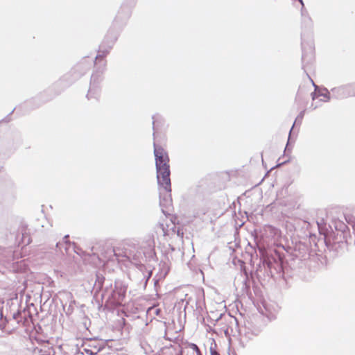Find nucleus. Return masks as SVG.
<instances>
[{
  "mask_svg": "<svg viewBox=\"0 0 355 355\" xmlns=\"http://www.w3.org/2000/svg\"><path fill=\"white\" fill-rule=\"evenodd\" d=\"M257 247L260 261L256 271L259 277L263 276L275 281H286L293 275H300L306 268L308 261L306 260L291 254L285 265L284 257L277 251Z\"/></svg>",
  "mask_w": 355,
  "mask_h": 355,
  "instance_id": "nucleus-1",
  "label": "nucleus"
},
{
  "mask_svg": "<svg viewBox=\"0 0 355 355\" xmlns=\"http://www.w3.org/2000/svg\"><path fill=\"white\" fill-rule=\"evenodd\" d=\"M302 17L301 46H302V68L306 71L309 64L314 61V43L312 37L311 30L313 21L307 9L303 6L300 10Z\"/></svg>",
  "mask_w": 355,
  "mask_h": 355,
  "instance_id": "nucleus-2",
  "label": "nucleus"
},
{
  "mask_svg": "<svg viewBox=\"0 0 355 355\" xmlns=\"http://www.w3.org/2000/svg\"><path fill=\"white\" fill-rule=\"evenodd\" d=\"M19 304L17 299L7 300L6 305V315L3 310L0 309V327L5 329L6 324L11 319L15 320L17 324L24 323L26 320V317L29 315V312L26 311V308L19 309Z\"/></svg>",
  "mask_w": 355,
  "mask_h": 355,
  "instance_id": "nucleus-3",
  "label": "nucleus"
},
{
  "mask_svg": "<svg viewBox=\"0 0 355 355\" xmlns=\"http://www.w3.org/2000/svg\"><path fill=\"white\" fill-rule=\"evenodd\" d=\"M127 287L120 281H116L112 285L107 284L101 294L102 299H106V302L112 306H118L122 305L125 297Z\"/></svg>",
  "mask_w": 355,
  "mask_h": 355,
  "instance_id": "nucleus-4",
  "label": "nucleus"
},
{
  "mask_svg": "<svg viewBox=\"0 0 355 355\" xmlns=\"http://www.w3.org/2000/svg\"><path fill=\"white\" fill-rule=\"evenodd\" d=\"M93 62L96 68L90 78L89 88L87 94L88 100L92 98L98 100L101 93V83L103 79V74L106 66V61L105 60L98 61L95 59V61H93Z\"/></svg>",
  "mask_w": 355,
  "mask_h": 355,
  "instance_id": "nucleus-5",
  "label": "nucleus"
},
{
  "mask_svg": "<svg viewBox=\"0 0 355 355\" xmlns=\"http://www.w3.org/2000/svg\"><path fill=\"white\" fill-rule=\"evenodd\" d=\"M91 66L92 62H89L87 58L83 59L60 80V84H64L66 87L71 85L85 75L89 70Z\"/></svg>",
  "mask_w": 355,
  "mask_h": 355,
  "instance_id": "nucleus-6",
  "label": "nucleus"
},
{
  "mask_svg": "<svg viewBox=\"0 0 355 355\" xmlns=\"http://www.w3.org/2000/svg\"><path fill=\"white\" fill-rule=\"evenodd\" d=\"M230 323L234 324L240 335V343L245 347L249 340H252L260 333V329L255 327L251 322L247 321L241 327H239V322L236 318L230 316Z\"/></svg>",
  "mask_w": 355,
  "mask_h": 355,
  "instance_id": "nucleus-7",
  "label": "nucleus"
},
{
  "mask_svg": "<svg viewBox=\"0 0 355 355\" xmlns=\"http://www.w3.org/2000/svg\"><path fill=\"white\" fill-rule=\"evenodd\" d=\"M119 35V31L111 28L106 35L105 36L103 42L99 45L98 54L96 56V60L100 61L104 60L107 54L110 52L114 46Z\"/></svg>",
  "mask_w": 355,
  "mask_h": 355,
  "instance_id": "nucleus-8",
  "label": "nucleus"
},
{
  "mask_svg": "<svg viewBox=\"0 0 355 355\" xmlns=\"http://www.w3.org/2000/svg\"><path fill=\"white\" fill-rule=\"evenodd\" d=\"M295 257L302 259L306 261L309 259L315 260L316 258L320 261L322 265L326 264V261L320 254H313L309 250V245L307 243L299 242L296 243L293 247V252L291 254Z\"/></svg>",
  "mask_w": 355,
  "mask_h": 355,
  "instance_id": "nucleus-9",
  "label": "nucleus"
},
{
  "mask_svg": "<svg viewBox=\"0 0 355 355\" xmlns=\"http://www.w3.org/2000/svg\"><path fill=\"white\" fill-rule=\"evenodd\" d=\"M131 15V9L127 5H122L113 21L112 27L116 31H120L126 24L127 21Z\"/></svg>",
  "mask_w": 355,
  "mask_h": 355,
  "instance_id": "nucleus-10",
  "label": "nucleus"
},
{
  "mask_svg": "<svg viewBox=\"0 0 355 355\" xmlns=\"http://www.w3.org/2000/svg\"><path fill=\"white\" fill-rule=\"evenodd\" d=\"M157 180L159 187L167 191H171V183L170 179V166L156 168Z\"/></svg>",
  "mask_w": 355,
  "mask_h": 355,
  "instance_id": "nucleus-11",
  "label": "nucleus"
},
{
  "mask_svg": "<svg viewBox=\"0 0 355 355\" xmlns=\"http://www.w3.org/2000/svg\"><path fill=\"white\" fill-rule=\"evenodd\" d=\"M38 343V346H34L33 343H31L32 346L28 347L27 345V350L33 354V355H54L55 351L49 341L39 340L36 339Z\"/></svg>",
  "mask_w": 355,
  "mask_h": 355,
  "instance_id": "nucleus-12",
  "label": "nucleus"
},
{
  "mask_svg": "<svg viewBox=\"0 0 355 355\" xmlns=\"http://www.w3.org/2000/svg\"><path fill=\"white\" fill-rule=\"evenodd\" d=\"M153 146L155 167L159 169L160 167L169 166V157L167 152L161 146L157 145L155 142Z\"/></svg>",
  "mask_w": 355,
  "mask_h": 355,
  "instance_id": "nucleus-13",
  "label": "nucleus"
},
{
  "mask_svg": "<svg viewBox=\"0 0 355 355\" xmlns=\"http://www.w3.org/2000/svg\"><path fill=\"white\" fill-rule=\"evenodd\" d=\"M141 252L146 262L156 261L157 260L155 250V241L149 239L141 247Z\"/></svg>",
  "mask_w": 355,
  "mask_h": 355,
  "instance_id": "nucleus-14",
  "label": "nucleus"
},
{
  "mask_svg": "<svg viewBox=\"0 0 355 355\" xmlns=\"http://www.w3.org/2000/svg\"><path fill=\"white\" fill-rule=\"evenodd\" d=\"M326 247L327 248L329 252L332 254V257H337L344 252V249L345 248V243L343 241H333L332 243L330 241V239H325L324 241Z\"/></svg>",
  "mask_w": 355,
  "mask_h": 355,
  "instance_id": "nucleus-15",
  "label": "nucleus"
},
{
  "mask_svg": "<svg viewBox=\"0 0 355 355\" xmlns=\"http://www.w3.org/2000/svg\"><path fill=\"white\" fill-rule=\"evenodd\" d=\"M331 96L336 99H345L349 97L347 84L331 89Z\"/></svg>",
  "mask_w": 355,
  "mask_h": 355,
  "instance_id": "nucleus-16",
  "label": "nucleus"
},
{
  "mask_svg": "<svg viewBox=\"0 0 355 355\" xmlns=\"http://www.w3.org/2000/svg\"><path fill=\"white\" fill-rule=\"evenodd\" d=\"M171 192L162 187L159 188V205L163 212H164L163 208L167 207L171 203Z\"/></svg>",
  "mask_w": 355,
  "mask_h": 355,
  "instance_id": "nucleus-17",
  "label": "nucleus"
},
{
  "mask_svg": "<svg viewBox=\"0 0 355 355\" xmlns=\"http://www.w3.org/2000/svg\"><path fill=\"white\" fill-rule=\"evenodd\" d=\"M152 125H153V137H155L156 132H157L159 130H161L164 124H165V120L164 117L160 115L159 114H155L152 116Z\"/></svg>",
  "mask_w": 355,
  "mask_h": 355,
  "instance_id": "nucleus-18",
  "label": "nucleus"
},
{
  "mask_svg": "<svg viewBox=\"0 0 355 355\" xmlns=\"http://www.w3.org/2000/svg\"><path fill=\"white\" fill-rule=\"evenodd\" d=\"M123 257H126L127 259L130 261H135V264L136 265L142 264L143 262H146L144 259L142 252L140 251H137L135 253L132 252H125Z\"/></svg>",
  "mask_w": 355,
  "mask_h": 355,
  "instance_id": "nucleus-19",
  "label": "nucleus"
},
{
  "mask_svg": "<svg viewBox=\"0 0 355 355\" xmlns=\"http://www.w3.org/2000/svg\"><path fill=\"white\" fill-rule=\"evenodd\" d=\"M308 99V93L304 92L302 88L300 87L295 96V103L299 107L304 108Z\"/></svg>",
  "mask_w": 355,
  "mask_h": 355,
  "instance_id": "nucleus-20",
  "label": "nucleus"
},
{
  "mask_svg": "<svg viewBox=\"0 0 355 355\" xmlns=\"http://www.w3.org/2000/svg\"><path fill=\"white\" fill-rule=\"evenodd\" d=\"M110 283V282L105 281V278L103 275L97 274L93 289L95 291L96 293L101 291H103L104 284L106 286L107 284L109 285Z\"/></svg>",
  "mask_w": 355,
  "mask_h": 355,
  "instance_id": "nucleus-21",
  "label": "nucleus"
},
{
  "mask_svg": "<svg viewBox=\"0 0 355 355\" xmlns=\"http://www.w3.org/2000/svg\"><path fill=\"white\" fill-rule=\"evenodd\" d=\"M118 251H119V250H116V249L112 248H108L106 251V255L105 256V259L107 261H114V258L115 257L118 261H120L119 258L121 257V253Z\"/></svg>",
  "mask_w": 355,
  "mask_h": 355,
  "instance_id": "nucleus-22",
  "label": "nucleus"
},
{
  "mask_svg": "<svg viewBox=\"0 0 355 355\" xmlns=\"http://www.w3.org/2000/svg\"><path fill=\"white\" fill-rule=\"evenodd\" d=\"M313 62L311 63V64H309L308 65V67H306V70L305 71L302 67V69L304 70V71L306 73V76H308V78L310 79V80L311 81L313 87H315V91H316V89H318V86L314 83V82L313 81V80L310 78L309 73H308V71L312 67V64H313ZM311 97H312V99L313 100H315L318 96H319L318 94H317L315 92H311Z\"/></svg>",
  "mask_w": 355,
  "mask_h": 355,
  "instance_id": "nucleus-23",
  "label": "nucleus"
},
{
  "mask_svg": "<svg viewBox=\"0 0 355 355\" xmlns=\"http://www.w3.org/2000/svg\"><path fill=\"white\" fill-rule=\"evenodd\" d=\"M304 114H305V109H303L300 113L297 116V117L295 118V120L293 123V125L290 130V132H289V136L291 135V131L293 130V127L295 125H301L302 123V119L304 118Z\"/></svg>",
  "mask_w": 355,
  "mask_h": 355,
  "instance_id": "nucleus-24",
  "label": "nucleus"
},
{
  "mask_svg": "<svg viewBox=\"0 0 355 355\" xmlns=\"http://www.w3.org/2000/svg\"><path fill=\"white\" fill-rule=\"evenodd\" d=\"M188 346L191 349L190 355H202V353L196 344L189 343Z\"/></svg>",
  "mask_w": 355,
  "mask_h": 355,
  "instance_id": "nucleus-25",
  "label": "nucleus"
},
{
  "mask_svg": "<svg viewBox=\"0 0 355 355\" xmlns=\"http://www.w3.org/2000/svg\"><path fill=\"white\" fill-rule=\"evenodd\" d=\"M159 267L161 270V275L163 276V277H165L169 271V266L168 263L165 261H161Z\"/></svg>",
  "mask_w": 355,
  "mask_h": 355,
  "instance_id": "nucleus-26",
  "label": "nucleus"
},
{
  "mask_svg": "<svg viewBox=\"0 0 355 355\" xmlns=\"http://www.w3.org/2000/svg\"><path fill=\"white\" fill-rule=\"evenodd\" d=\"M324 92H318V95L325 98L326 100L324 101H329L330 100V98H332L331 92V90H328L326 88L324 89Z\"/></svg>",
  "mask_w": 355,
  "mask_h": 355,
  "instance_id": "nucleus-27",
  "label": "nucleus"
},
{
  "mask_svg": "<svg viewBox=\"0 0 355 355\" xmlns=\"http://www.w3.org/2000/svg\"><path fill=\"white\" fill-rule=\"evenodd\" d=\"M349 97L355 96V82L347 84Z\"/></svg>",
  "mask_w": 355,
  "mask_h": 355,
  "instance_id": "nucleus-28",
  "label": "nucleus"
},
{
  "mask_svg": "<svg viewBox=\"0 0 355 355\" xmlns=\"http://www.w3.org/2000/svg\"><path fill=\"white\" fill-rule=\"evenodd\" d=\"M69 236L68 234L65 235L63 238H62V242L64 243V244L65 245V251L67 252L68 248H69L71 243H70V241H69Z\"/></svg>",
  "mask_w": 355,
  "mask_h": 355,
  "instance_id": "nucleus-29",
  "label": "nucleus"
},
{
  "mask_svg": "<svg viewBox=\"0 0 355 355\" xmlns=\"http://www.w3.org/2000/svg\"><path fill=\"white\" fill-rule=\"evenodd\" d=\"M56 251L63 253V248L65 250V245L62 241H58L55 244Z\"/></svg>",
  "mask_w": 355,
  "mask_h": 355,
  "instance_id": "nucleus-30",
  "label": "nucleus"
},
{
  "mask_svg": "<svg viewBox=\"0 0 355 355\" xmlns=\"http://www.w3.org/2000/svg\"><path fill=\"white\" fill-rule=\"evenodd\" d=\"M175 250V248L171 245V244H168V248L166 249V251H165V254H166V259L168 260L169 259V257H168V254L170 252H174Z\"/></svg>",
  "mask_w": 355,
  "mask_h": 355,
  "instance_id": "nucleus-31",
  "label": "nucleus"
},
{
  "mask_svg": "<svg viewBox=\"0 0 355 355\" xmlns=\"http://www.w3.org/2000/svg\"><path fill=\"white\" fill-rule=\"evenodd\" d=\"M15 108H14L4 119L1 120L2 122L8 123L10 121V116L14 112Z\"/></svg>",
  "mask_w": 355,
  "mask_h": 355,
  "instance_id": "nucleus-32",
  "label": "nucleus"
},
{
  "mask_svg": "<svg viewBox=\"0 0 355 355\" xmlns=\"http://www.w3.org/2000/svg\"><path fill=\"white\" fill-rule=\"evenodd\" d=\"M0 355H17V352L15 350H10L7 353H1Z\"/></svg>",
  "mask_w": 355,
  "mask_h": 355,
  "instance_id": "nucleus-33",
  "label": "nucleus"
},
{
  "mask_svg": "<svg viewBox=\"0 0 355 355\" xmlns=\"http://www.w3.org/2000/svg\"><path fill=\"white\" fill-rule=\"evenodd\" d=\"M210 353H211V355H220L218 354V352L213 348V347H210Z\"/></svg>",
  "mask_w": 355,
  "mask_h": 355,
  "instance_id": "nucleus-34",
  "label": "nucleus"
},
{
  "mask_svg": "<svg viewBox=\"0 0 355 355\" xmlns=\"http://www.w3.org/2000/svg\"><path fill=\"white\" fill-rule=\"evenodd\" d=\"M288 162H289V159H287V160L284 161L282 162L278 163L275 166H274V168H277V167L281 166L288 163ZM272 168H273V167L271 169H272Z\"/></svg>",
  "mask_w": 355,
  "mask_h": 355,
  "instance_id": "nucleus-35",
  "label": "nucleus"
},
{
  "mask_svg": "<svg viewBox=\"0 0 355 355\" xmlns=\"http://www.w3.org/2000/svg\"><path fill=\"white\" fill-rule=\"evenodd\" d=\"M85 351L89 355H94V354H96V353L93 352L91 349H85Z\"/></svg>",
  "mask_w": 355,
  "mask_h": 355,
  "instance_id": "nucleus-36",
  "label": "nucleus"
},
{
  "mask_svg": "<svg viewBox=\"0 0 355 355\" xmlns=\"http://www.w3.org/2000/svg\"><path fill=\"white\" fill-rule=\"evenodd\" d=\"M178 347L180 348V350H179L178 353L176 355H183L182 354V349L180 348V346Z\"/></svg>",
  "mask_w": 355,
  "mask_h": 355,
  "instance_id": "nucleus-37",
  "label": "nucleus"
},
{
  "mask_svg": "<svg viewBox=\"0 0 355 355\" xmlns=\"http://www.w3.org/2000/svg\"><path fill=\"white\" fill-rule=\"evenodd\" d=\"M288 143H289V141H288V142H287L285 150H284V153H285L286 150H290L288 149Z\"/></svg>",
  "mask_w": 355,
  "mask_h": 355,
  "instance_id": "nucleus-38",
  "label": "nucleus"
},
{
  "mask_svg": "<svg viewBox=\"0 0 355 355\" xmlns=\"http://www.w3.org/2000/svg\"><path fill=\"white\" fill-rule=\"evenodd\" d=\"M297 1L300 3V4L302 5V7L304 6L303 0H297Z\"/></svg>",
  "mask_w": 355,
  "mask_h": 355,
  "instance_id": "nucleus-39",
  "label": "nucleus"
},
{
  "mask_svg": "<svg viewBox=\"0 0 355 355\" xmlns=\"http://www.w3.org/2000/svg\"><path fill=\"white\" fill-rule=\"evenodd\" d=\"M177 234H178V236H180V230H178L177 231Z\"/></svg>",
  "mask_w": 355,
  "mask_h": 355,
  "instance_id": "nucleus-40",
  "label": "nucleus"
},
{
  "mask_svg": "<svg viewBox=\"0 0 355 355\" xmlns=\"http://www.w3.org/2000/svg\"><path fill=\"white\" fill-rule=\"evenodd\" d=\"M311 107H312V110H315L316 108V106L313 107V104L311 105Z\"/></svg>",
  "mask_w": 355,
  "mask_h": 355,
  "instance_id": "nucleus-41",
  "label": "nucleus"
},
{
  "mask_svg": "<svg viewBox=\"0 0 355 355\" xmlns=\"http://www.w3.org/2000/svg\"><path fill=\"white\" fill-rule=\"evenodd\" d=\"M162 230L164 232V225H162Z\"/></svg>",
  "mask_w": 355,
  "mask_h": 355,
  "instance_id": "nucleus-42",
  "label": "nucleus"
},
{
  "mask_svg": "<svg viewBox=\"0 0 355 355\" xmlns=\"http://www.w3.org/2000/svg\"><path fill=\"white\" fill-rule=\"evenodd\" d=\"M77 355H83V353L78 354Z\"/></svg>",
  "mask_w": 355,
  "mask_h": 355,
  "instance_id": "nucleus-43",
  "label": "nucleus"
}]
</instances>
